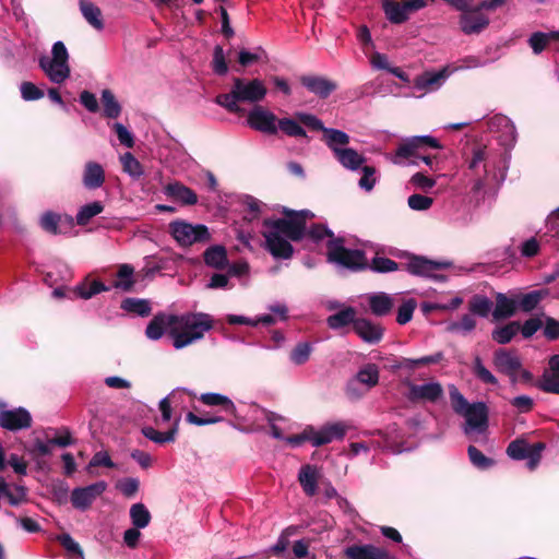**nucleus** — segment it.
<instances>
[{
	"mask_svg": "<svg viewBox=\"0 0 559 559\" xmlns=\"http://www.w3.org/2000/svg\"><path fill=\"white\" fill-rule=\"evenodd\" d=\"M285 217L264 219L261 231L264 238V248L276 260H288L294 254L293 241H300L308 236L313 242H320L324 238L329 241L335 239L333 233L324 225H313L306 229L307 221L314 214L309 210L292 211L283 210Z\"/></svg>",
	"mask_w": 559,
	"mask_h": 559,
	"instance_id": "obj_1",
	"label": "nucleus"
},
{
	"mask_svg": "<svg viewBox=\"0 0 559 559\" xmlns=\"http://www.w3.org/2000/svg\"><path fill=\"white\" fill-rule=\"evenodd\" d=\"M213 324V318L204 312L182 316L159 313L150 321L145 334L150 340L157 341L167 332L173 338V346L182 349L202 340Z\"/></svg>",
	"mask_w": 559,
	"mask_h": 559,
	"instance_id": "obj_2",
	"label": "nucleus"
},
{
	"mask_svg": "<svg viewBox=\"0 0 559 559\" xmlns=\"http://www.w3.org/2000/svg\"><path fill=\"white\" fill-rule=\"evenodd\" d=\"M501 159L486 146H478L473 150V156L468 162V169L472 173V191L480 193L490 185H500L504 178V168L498 167Z\"/></svg>",
	"mask_w": 559,
	"mask_h": 559,
	"instance_id": "obj_3",
	"label": "nucleus"
},
{
	"mask_svg": "<svg viewBox=\"0 0 559 559\" xmlns=\"http://www.w3.org/2000/svg\"><path fill=\"white\" fill-rule=\"evenodd\" d=\"M450 400L453 411L464 417L466 435L484 433L488 428V407L484 402L468 403L456 386H450Z\"/></svg>",
	"mask_w": 559,
	"mask_h": 559,
	"instance_id": "obj_4",
	"label": "nucleus"
},
{
	"mask_svg": "<svg viewBox=\"0 0 559 559\" xmlns=\"http://www.w3.org/2000/svg\"><path fill=\"white\" fill-rule=\"evenodd\" d=\"M69 52L66 45L58 40L52 45L50 56L39 58V67L55 84H61L70 78Z\"/></svg>",
	"mask_w": 559,
	"mask_h": 559,
	"instance_id": "obj_5",
	"label": "nucleus"
},
{
	"mask_svg": "<svg viewBox=\"0 0 559 559\" xmlns=\"http://www.w3.org/2000/svg\"><path fill=\"white\" fill-rule=\"evenodd\" d=\"M328 261L345 269L357 271L367 265L365 253L359 249H349L344 246L343 239L328 241Z\"/></svg>",
	"mask_w": 559,
	"mask_h": 559,
	"instance_id": "obj_6",
	"label": "nucleus"
},
{
	"mask_svg": "<svg viewBox=\"0 0 559 559\" xmlns=\"http://www.w3.org/2000/svg\"><path fill=\"white\" fill-rule=\"evenodd\" d=\"M169 233L181 247H190L211 239L209 228L203 224H191L182 219L169 224Z\"/></svg>",
	"mask_w": 559,
	"mask_h": 559,
	"instance_id": "obj_7",
	"label": "nucleus"
},
{
	"mask_svg": "<svg viewBox=\"0 0 559 559\" xmlns=\"http://www.w3.org/2000/svg\"><path fill=\"white\" fill-rule=\"evenodd\" d=\"M492 362L497 371L508 376L513 384L520 378L524 381H531L532 379L531 372L522 368L521 358L513 350L497 349L493 354Z\"/></svg>",
	"mask_w": 559,
	"mask_h": 559,
	"instance_id": "obj_8",
	"label": "nucleus"
},
{
	"mask_svg": "<svg viewBox=\"0 0 559 559\" xmlns=\"http://www.w3.org/2000/svg\"><path fill=\"white\" fill-rule=\"evenodd\" d=\"M424 147L440 148L441 145L437 139L430 135L412 136L397 147L392 162L394 164H403L404 160H409L411 164L417 165V158L420 150Z\"/></svg>",
	"mask_w": 559,
	"mask_h": 559,
	"instance_id": "obj_9",
	"label": "nucleus"
},
{
	"mask_svg": "<svg viewBox=\"0 0 559 559\" xmlns=\"http://www.w3.org/2000/svg\"><path fill=\"white\" fill-rule=\"evenodd\" d=\"M107 489V483L96 481L85 487L74 488L71 492L72 506L78 510H87L92 503Z\"/></svg>",
	"mask_w": 559,
	"mask_h": 559,
	"instance_id": "obj_10",
	"label": "nucleus"
},
{
	"mask_svg": "<svg viewBox=\"0 0 559 559\" xmlns=\"http://www.w3.org/2000/svg\"><path fill=\"white\" fill-rule=\"evenodd\" d=\"M406 397L413 403H436L443 396V388L439 382L431 381L423 384L407 383Z\"/></svg>",
	"mask_w": 559,
	"mask_h": 559,
	"instance_id": "obj_11",
	"label": "nucleus"
},
{
	"mask_svg": "<svg viewBox=\"0 0 559 559\" xmlns=\"http://www.w3.org/2000/svg\"><path fill=\"white\" fill-rule=\"evenodd\" d=\"M235 93L238 94L240 102L259 103L266 95V87L259 79L245 80L234 79Z\"/></svg>",
	"mask_w": 559,
	"mask_h": 559,
	"instance_id": "obj_12",
	"label": "nucleus"
},
{
	"mask_svg": "<svg viewBox=\"0 0 559 559\" xmlns=\"http://www.w3.org/2000/svg\"><path fill=\"white\" fill-rule=\"evenodd\" d=\"M247 122L250 128L266 134H275L277 132L276 116L262 106H255L249 111Z\"/></svg>",
	"mask_w": 559,
	"mask_h": 559,
	"instance_id": "obj_13",
	"label": "nucleus"
},
{
	"mask_svg": "<svg viewBox=\"0 0 559 559\" xmlns=\"http://www.w3.org/2000/svg\"><path fill=\"white\" fill-rule=\"evenodd\" d=\"M452 74L450 67L439 71H426L414 80V88L423 94L439 90Z\"/></svg>",
	"mask_w": 559,
	"mask_h": 559,
	"instance_id": "obj_14",
	"label": "nucleus"
},
{
	"mask_svg": "<svg viewBox=\"0 0 559 559\" xmlns=\"http://www.w3.org/2000/svg\"><path fill=\"white\" fill-rule=\"evenodd\" d=\"M450 266L448 262H436L427 260L421 257H413L406 263V270L413 274L424 277H431L435 280H443L442 276L437 275V271L447 269Z\"/></svg>",
	"mask_w": 559,
	"mask_h": 559,
	"instance_id": "obj_15",
	"label": "nucleus"
},
{
	"mask_svg": "<svg viewBox=\"0 0 559 559\" xmlns=\"http://www.w3.org/2000/svg\"><path fill=\"white\" fill-rule=\"evenodd\" d=\"M31 425L32 416L23 407L0 412V426L7 430L27 429Z\"/></svg>",
	"mask_w": 559,
	"mask_h": 559,
	"instance_id": "obj_16",
	"label": "nucleus"
},
{
	"mask_svg": "<svg viewBox=\"0 0 559 559\" xmlns=\"http://www.w3.org/2000/svg\"><path fill=\"white\" fill-rule=\"evenodd\" d=\"M309 429H311L310 443L313 447H320L334 440L342 439L346 432V427L342 423L330 424L323 426L319 430H316L312 427H309Z\"/></svg>",
	"mask_w": 559,
	"mask_h": 559,
	"instance_id": "obj_17",
	"label": "nucleus"
},
{
	"mask_svg": "<svg viewBox=\"0 0 559 559\" xmlns=\"http://www.w3.org/2000/svg\"><path fill=\"white\" fill-rule=\"evenodd\" d=\"M379 382V369L373 364H368L364 366L356 374L355 379H353L347 385V393L349 396L357 397L359 394H356L354 390V385L356 383H360L366 386V391L370 390Z\"/></svg>",
	"mask_w": 559,
	"mask_h": 559,
	"instance_id": "obj_18",
	"label": "nucleus"
},
{
	"mask_svg": "<svg viewBox=\"0 0 559 559\" xmlns=\"http://www.w3.org/2000/svg\"><path fill=\"white\" fill-rule=\"evenodd\" d=\"M355 333L366 343L377 344L383 337V328L365 318L354 321Z\"/></svg>",
	"mask_w": 559,
	"mask_h": 559,
	"instance_id": "obj_19",
	"label": "nucleus"
},
{
	"mask_svg": "<svg viewBox=\"0 0 559 559\" xmlns=\"http://www.w3.org/2000/svg\"><path fill=\"white\" fill-rule=\"evenodd\" d=\"M344 554L347 559H391L384 548L371 544L349 546Z\"/></svg>",
	"mask_w": 559,
	"mask_h": 559,
	"instance_id": "obj_20",
	"label": "nucleus"
},
{
	"mask_svg": "<svg viewBox=\"0 0 559 559\" xmlns=\"http://www.w3.org/2000/svg\"><path fill=\"white\" fill-rule=\"evenodd\" d=\"M478 11L475 8L461 15L460 25L464 34H478L489 24L488 17L478 13Z\"/></svg>",
	"mask_w": 559,
	"mask_h": 559,
	"instance_id": "obj_21",
	"label": "nucleus"
},
{
	"mask_svg": "<svg viewBox=\"0 0 559 559\" xmlns=\"http://www.w3.org/2000/svg\"><path fill=\"white\" fill-rule=\"evenodd\" d=\"M371 312L377 317L389 314L397 302V295L392 296L386 293H373L367 297Z\"/></svg>",
	"mask_w": 559,
	"mask_h": 559,
	"instance_id": "obj_22",
	"label": "nucleus"
},
{
	"mask_svg": "<svg viewBox=\"0 0 559 559\" xmlns=\"http://www.w3.org/2000/svg\"><path fill=\"white\" fill-rule=\"evenodd\" d=\"M82 182L87 190L100 188L105 182L103 166L96 162H87L83 169Z\"/></svg>",
	"mask_w": 559,
	"mask_h": 559,
	"instance_id": "obj_23",
	"label": "nucleus"
},
{
	"mask_svg": "<svg viewBox=\"0 0 559 559\" xmlns=\"http://www.w3.org/2000/svg\"><path fill=\"white\" fill-rule=\"evenodd\" d=\"M319 477V471L313 465L307 464L300 468L298 480L307 496L313 497L317 493Z\"/></svg>",
	"mask_w": 559,
	"mask_h": 559,
	"instance_id": "obj_24",
	"label": "nucleus"
},
{
	"mask_svg": "<svg viewBox=\"0 0 559 559\" xmlns=\"http://www.w3.org/2000/svg\"><path fill=\"white\" fill-rule=\"evenodd\" d=\"M540 389L544 392L559 394V355L549 359V370L543 376Z\"/></svg>",
	"mask_w": 559,
	"mask_h": 559,
	"instance_id": "obj_25",
	"label": "nucleus"
},
{
	"mask_svg": "<svg viewBox=\"0 0 559 559\" xmlns=\"http://www.w3.org/2000/svg\"><path fill=\"white\" fill-rule=\"evenodd\" d=\"M518 309L516 297H509L503 293L496 295V307L492 310V317L495 320H501L511 318L515 314Z\"/></svg>",
	"mask_w": 559,
	"mask_h": 559,
	"instance_id": "obj_26",
	"label": "nucleus"
},
{
	"mask_svg": "<svg viewBox=\"0 0 559 559\" xmlns=\"http://www.w3.org/2000/svg\"><path fill=\"white\" fill-rule=\"evenodd\" d=\"M165 193L185 205H194L198 202L195 192L178 181L168 183Z\"/></svg>",
	"mask_w": 559,
	"mask_h": 559,
	"instance_id": "obj_27",
	"label": "nucleus"
},
{
	"mask_svg": "<svg viewBox=\"0 0 559 559\" xmlns=\"http://www.w3.org/2000/svg\"><path fill=\"white\" fill-rule=\"evenodd\" d=\"M337 162L346 169L355 171L361 168L366 158L362 154L350 147H344L335 155Z\"/></svg>",
	"mask_w": 559,
	"mask_h": 559,
	"instance_id": "obj_28",
	"label": "nucleus"
},
{
	"mask_svg": "<svg viewBox=\"0 0 559 559\" xmlns=\"http://www.w3.org/2000/svg\"><path fill=\"white\" fill-rule=\"evenodd\" d=\"M323 140L335 156L337 152L347 147L349 143V135L342 130L326 128L323 132Z\"/></svg>",
	"mask_w": 559,
	"mask_h": 559,
	"instance_id": "obj_29",
	"label": "nucleus"
},
{
	"mask_svg": "<svg viewBox=\"0 0 559 559\" xmlns=\"http://www.w3.org/2000/svg\"><path fill=\"white\" fill-rule=\"evenodd\" d=\"M302 84L310 92L323 98L328 97L336 88V85L333 82L316 76L304 78Z\"/></svg>",
	"mask_w": 559,
	"mask_h": 559,
	"instance_id": "obj_30",
	"label": "nucleus"
},
{
	"mask_svg": "<svg viewBox=\"0 0 559 559\" xmlns=\"http://www.w3.org/2000/svg\"><path fill=\"white\" fill-rule=\"evenodd\" d=\"M80 10L86 22L97 31L104 28L102 11L88 0H80Z\"/></svg>",
	"mask_w": 559,
	"mask_h": 559,
	"instance_id": "obj_31",
	"label": "nucleus"
},
{
	"mask_svg": "<svg viewBox=\"0 0 559 559\" xmlns=\"http://www.w3.org/2000/svg\"><path fill=\"white\" fill-rule=\"evenodd\" d=\"M383 11L388 20L395 24H401L408 19L404 2L400 3L393 0H383Z\"/></svg>",
	"mask_w": 559,
	"mask_h": 559,
	"instance_id": "obj_32",
	"label": "nucleus"
},
{
	"mask_svg": "<svg viewBox=\"0 0 559 559\" xmlns=\"http://www.w3.org/2000/svg\"><path fill=\"white\" fill-rule=\"evenodd\" d=\"M199 400L207 406H222V408L230 414H236V406L234 402L226 395L219 393H203L200 395Z\"/></svg>",
	"mask_w": 559,
	"mask_h": 559,
	"instance_id": "obj_33",
	"label": "nucleus"
},
{
	"mask_svg": "<svg viewBox=\"0 0 559 559\" xmlns=\"http://www.w3.org/2000/svg\"><path fill=\"white\" fill-rule=\"evenodd\" d=\"M227 251L225 247L216 245L207 248L204 252V262L214 269H224L227 264Z\"/></svg>",
	"mask_w": 559,
	"mask_h": 559,
	"instance_id": "obj_34",
	"label": "nucleus"
},
{
	"mask_svg": "<svg viewBox=\"0 0 559 559\" xmlns=\"http://www.w3.org/2000/svg\"><path fill=\"white\" fill-rule=\"evenodd\" d=\"M547 296V290H533L527 294L516 295L518 307L524 312L533 311Z\"/></svg>",
	"mask_w": 559,
	"mask_h": 559,
	"instance_id": "obj_35",
	"label": "nucleus"
},
{
	"mask_svg": "<svg viewBox=\"0 0 559 559\" xmlns=\"http://www.w3.org/2000/svg\"><path fill=\"white\" fill-rule=\"evenodd\" d=\"M356 310L352 307H347L345 309H342L341 311L330 316L328 318V325L333 329L337 330L343 326L348 325L352 323L354 325V321H356Z\"/></svg>",
	"mask_w": 559,
	"mask_h": 559,
	"instance_id": "obj_36",
	"label": "nucleus"
},
{
	"mask_svg": "<svg viewBox=\"0 0 559 559\" xmlns=\"http://www.w3.org/2000/svg\"><path fill=\"white\" fill-rule=\"evenodd\" d=\"M476 328V319L472 313L464 314L457 321H451L448 323L445 330L449 333L467 335Z\"/></svg>",
	"mask_w": 559,
	"mask_h": 559,
	"instance_id": "obj_37",
	"label": "nucleus"
},
{
	"mask_svg": "<svg viewBox=\"0 0 559 559\" xmlns=\"http://www.w3.org/2000/svg\"><path fill=\"white\" fill-rule=\"evenodd\" d=\"M100 100L105 117L116 119L120 116L121 105L110 90H103Z\"/></svg>",
	"mask_w": 559,
	"mask_h": 559,
	"instance_id": "obj_38",
	"label": "nucleus"
},
{
	"mask_svg": "<svg viewBox=\"0 0 559 559\" xmlns=\"http://www.w3.org/2000/svg\"><path fill=\"white\" fill-rule=\"evenodd\" d=\"M178 423L179 419L175 420L174 427L166 432H160L153 427H145L143 428L142 432L143 435L151 441L155 443H166V442H173L176 438L177 431H178Z\"/></svg>",
	"mask_w": 559,
	"mask_h": 559,
	"instance_id": "obj_39",
	"label": "nucleus"
},
{
	"mask_svg": "<svg viewBox=\"0 0 559 559\" xmlns=\"http://www.w3.org/2000/svg\"><path fill=\"white\" fill-rule=\"evenodd\" d=\"M134 269L130 264H121L117 272V280L114 287L123 292H129L134 285L133 280Z\"/></svg>",
	"mask_w": 559,
	"mask_h": 559,
	"instance_id": "obj_40",
	"label": "nucleus"
},
{
	"mask_svg": "<svg viewBox=\"0 0 559 559\" xmlns=\"http://www.w3.org/2000/svg\"><path fill=\"white\" fill-rule=\"evenodd\" d=\"M520 323L516 321L510 322L503 326L497 328L492 331V338L498 344H508L519 333Z\"/></svg>",
	"mask_w": 559,
	"mask_h": 559,
	"instance_id": "obj_41",
	"label": "nucleus"
},
{
	"mask_svg": "<svg viewBox=\"0 0 559 559\" xmlns=\"http://www.w3.org/2000/svg\"><path fill=\"white\" fill-rule=\"evenodd\" d=\"M104 211V205L100 201H94L83 205L76 214V223L80 226L86 225L93 217Z\"/></svg>",
	"mask_w": 559,
	"mask_h": 559,
	"instance_id": "obj_42",
	"label": "nucleus"
},
{
	"mask_svg": "<svg viewBox=\"0 0 559 559\" xmlns=\"http://www.w3.org/2000/svg\"><path fill=\"white\" fill-rule=\"evenodd\" d=\"M130 518L136 528H145L151 521V513L143 503H135L130 508Z\"/></svg>",
	"mask_w": 559,
	"mask_h": 559,
	"instance_id": "obj_43",
	"label": "nucleus"
},
{
	"mask_svg": "<svg viewBox=\"0 0 559 559\" xmlns=\"http://www.w3.org/2000/svg\"><path fill=\"white\" fill-rule=\"evenodd\" d=\"M492 309V301L481 295H475L469 301V311L472 314H477L487 318Z\"/></svg>",
	"mask_w": 559,
	"mask_h": 559,
	"instance_id": "obj_44",
	"label": "nucleus"
},
{
	"mask_svg": "<svg viewBox=\"0 0 559 559\" xmlns=\"http://www.w3.org/2000/svg\"><path fill=\"white\" fill-rule=\"evenodd\" d=\"M551 39H559V31L550 33H534L530 37V46L535 53H540Z\"/></svg>",
	"mask_w": 559,
	"mask_h": 559,
	"instance_id": "obj_45",
	"label": "nucleus"
},
{
	"mask_svg": "<svg viewBox=\"0 0 559 559\" xmlns=\"http://www.w3.org/2000/svg\"><path fill=\"white\" fill-rule=\"evenodd\" d=\"M121 307L123 310L141 317H147L151 313L150 302L144 299L127 298L122 301Z\"/></svg>",
	"mask_w": 559,
	"mask_h": 559,
	"instance_id": "obj_46",
	"label": "nucleus"
},
{
	"mask_svg": "<svg viewBox=\"0 0 559 559\" xmlns=\"http://www.w3.org/2000/svg\"><path fill=\"white\" fill-rule=\"evenodd\" d=\"M473 372L475 377L486 384H498V379L492 374V372L487 369L479 356H476L473 361Z\"/></svg>",
	"mask_w": 559,
	"mask_h": 559,
	"instance_id": "obj_47",
	"label": "nucleus"
},
{
	"mask_svg": "<svg viewBox=\"0 0 559 559\" xmlns=\"http://www.w3.org/2000/svg\"><path fill=\"white\" fill-rule=\"evenodd\" d=\"M443 359V354L441 352H438L433 355L424 356L417 359L413 358H404L401 361V367L407 368V369H415L419 366L430 365V364H438Z\"/></svg>",
	"mask_w": 559,
	"mask_h": 559,
	"instance_id": "obj_48",
	"label": "nucleus"
},
{
	"mask_svg": "<svg viewBox=\"0 0 559 559\" xmlns=\"http://www.w3.org/2000/svg\"><path fill=\"white\" fill-rule=\"evenodd\" d=\"M123 170L133 178H140L143 175V168L140 162L131 154L124 153L120 157Z\"/></svg>",
	"mask_w": 559,
	"mask_h": 559,
	"instance_id": "obj_49",
	"label": "nucleus"
},
{
	"mask_svg": "<svg viewBox=\"0 0 559 559\" xmlns=\"http://www.w3.org/2000/svg\"><path fill=\"white\" fill-rule=\"evenodd\" d=\"M216 104L227 109L229 112H239L240 107L238 103L240 102L238 94L235 93V86L233 85V88L229 93L226 94H219L216 97Z\"/></svg>",
	"mask_w": 559,
	"mask_h": 559,
	"instance_id": "obj_50",
	"label": "nucleus"
},
{
	"mask_svg": "<svg viewBox=\"0 0 559 559\" xmlns=\"http://www.w3.org/2000/svg\"><path fill=\"white\" fill-rule=\"evenodd\" d=\"M533 448L523 440H514L508 445L507 453L513 460H524Z\"/></svg>",
	"mask_w": 559,
	"mask_h": 559,
	"instance_id": "obj_51",
	"label": "nucleus"
},
{
	"mask_svg": "<svg viewBox=\"0 0 559 559\" xmlns=\"http://www.w3.org/2000/svg\"><path fill=\"white\" fill-rule=\"evenodd\" d=\"M277 130L280 129L289 136H306V131L298 124V122L290 118L280 119L277 121Z\"/></svg>",
	"mask_w": 559,
	"mask_h": 559,
	"instance_id": "obj_52",
	"label": "nucleus"
},
{
	"mask_svg": "<svg viewBox=\"0 0 559 559\" xmlns=\"http://www.w3.org/2000/svg\"><path fill=\"white\" fill-rule=\"evenodd\" d=\"M1 496L10 502L12 506H17L26 500V490L23 486L11 487L5 481V489L1 491Z\"/></svg>",
	"mask_w": 559,
	"mask_h": 559,
	"instance_id": "obj_53",
	"label": "nucleus"
},
{
	"mask_svg": "<svg viewBox=\"0 0 559 559\" xmlns=\"http://www.w3.org/2000/svg\"><path fill=\"white\" fill-rule=\"evenodd\" d=\"M107 290H109V287L99 281H93L90 284H82L76 287L79 296L83 299H90L94 295Z\"/></svg>",
	"mask_w": 559,
	"mask_h": 559,
	"instance_id": "obj_54",
	"label": "nucleus"
},
{
	"mask_svg": "<svg viewBox=\"0 0 559 559\" xmlns=\"http://www.w3.org/2000/svg\"><path fill=\"white\" fill-rule=\"evenodd\" d=\"M416 306L417 304L413 298L404 300L397 309V323L401 325L408 323L413 318Z\"/></svg>",
	"mask_w": 559,
	"mask_h": 559,
	"instance_id": "obj_55",
	"label": "nucleus"
},
{
	"mask_svg": "<svg viewBox=\"0 0 559 559\" xmlns=\"http://www.w3.org/2000/svg\"><path fill=\"white\" fill-rule=\"evenodd\" d=\"M490 129L493 130H503L504 133L510 136V140H514V133L515 129L514 126L511 123L510 119L506 116H495L490 119L489 122Z\"/></svg>",
	"mask_w": 559,
	"mask_h": 559,
	"instance_id": "obj_56",
	"label": "nucleus"
},
{
	"mask_svg": "<svg viewBox=\"0 0 559 559\" xmlns=\"http://www.w3.org/2000/svg\"><path fill=\"white\" fill-rule=\"evenodd\" d=\"M362 176L358 181V186L365 191H371L377 182V170L372 166H361Z\"/></svg>",
	"mask_w": 559,
	"mask_h": 559,
	"instance_id": "obj_57",
	"label": "nucleus"
},
{
	"mask_svg": "<svg viewBox=\"0 0 559 559\" xmlns=\"http://www.w3.org/2000/svg\"><path fill=\"white\" fill-rule=\"evenodd\" d=\"M60 216L53 212H45L39 219L40 227L50 233V234H58L59 233V225Z\"/></svg>",
	"mask_w": 559,
	"mask_h": 559,
	"instance_id": "obj_58",
	"label": "nucleus"
},
{
	"mask_svg": "<svg viewBox=\"0 0 559 559\" xmlns=\"http://www.w3.org/2000/svg\"><path fill=\"white\" fill-rule=\"evenodd\" d=\"M468 456L474 466L486 469L492 466L493 461L485 456L476 447L469 445L467 449Z\"/></svg>",
	"mask_w": 559,
	"mask_h": 559,
	"instance_id": "obj_59",
	"label": "nucleus"
},
{
	"mask_svg": "<svg viewBox=\"0 0 559 559\" xmlns=\"http://www.w3.org/2000/svg\"><path fill=\"white\" fill-rule=\"evenodd\" d=\"M213 71L218 75H225L228 71L223 47L216 46L213 51Z\"/></svg>",
	"mask_w": 559,
	"mask_h": 559,
	"instance_id": "obj_60",
	"label": "nucleus"
},
{
	"mask_svg": "<svg viewBox=\"0 0 559 559\" xmlns=\"http://www.w3.org/2000/svg\"><path fill=\"white\" fill-rule=\"evenodd\" d=\"M311 350L309 343H300L292 350L290 360L296 365H302L309 359Z\"/></svg>",
	"mask_w": 559,
	"mask_h": 559,
	"instance_id": "obj_61",
	"label": "nucleus"
},
{
	"mask_svg": "<svg viewBox=\"0 0 559 559\" xmlns=\"http://www.w3.org/2000/svg\"><path fill=\"white\" fill-rule=\"evenodd\" d=\"M433 199L423 194H412L408 197L407 204L414 211H426L431 207Z\"/></svg>",
	"mask_w": 559,
	"mask_h": 559,
	"instance_id": "obj_62",
	"label": "nucleus"
},
{
	"mask_svg": "<svg viewBox=\"0 0 559 559\" xmlns=\"http://www.w3.org/2000/svg\"><path fill=\"white\" fill-rule=\"evenodd\" d=\"M371 269L379 273H388L393 272L399 269V265L395 261L383 258V257H376L373 258L371 262Z\"/></svg>",
	"mask_w": 559,
	"mask_h": 559,
	"instance_id": "obj_63",
	"label": "nucleus"
},
{
	"mask_svg": "<svg viewBox=\"0 0 559 559\" xmlns=\"http://www.w3.org/2000/svg\"><path fill=\"white\" fill-rule=\"evenodd\" d=\"M140 483L136 478L128 477L118 481L117 488L127 498H132L139 490Z\"/></svg>",
	"mask_w": 559,
	"mask_h": 559,
	"instance_id": "obj_64",
	"label": "nucleus"
}]
</instances>
